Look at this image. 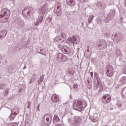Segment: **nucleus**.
Segmentation results:
<instances>
[{
    "label": "nucleus",
    "instance_id": "60",
    "mask_svg": "<svg viewBox=\"0 0 126 126\" xmlns=\"http://www.w3.org/2000/svg\"><path fill=\"white\" fill-rule=\"evenodd\" d=\"M70 98H71V95H70Z\"/></svg>",
    "mask_w": 126,
    "mask_h": 126
},
{
    "label": "nucleus",
    "instance_id": "58",
    "mask_svg": "<svg viewBox=\"0 0 126 126\" xmlns=\"http://www.w3.org/2000/svg\"><path fill=\"white\" fill-rule=\"evenodd\" d=\"M11 69H13V68L11 67Z\"/></svg>",
    "mask_w": 126,
    "mask_h": 126
},
{
    "label": "nucleus",
    "instance_id": "11",
    "mask_svg": "<svg viewBox=\"0 0 126 126\" xmlns=\"http://www.w3.org/2000/svg\"><path fill=\"white\" fill-rule=\"evenodd\" d=\"M16 22L18 27H21V28L24 27V21L22 20L21 18L17 19Z\"/></svg>",
    "mask_w": 126,
    "mask_h": 126
},
{
    "label": "nucleus",
    "instance_id": "38",
    "mask_svg": "<svg viewBox=\"0 0 126 126\" xmlns=\"http://www.w3.org/2000/svg\"><path fill=\"white\" fill-rule=\"evenodd\" d=\"M123 125L121 123H118L116 124V126H122Z\"/></svg>",
    "mask_w": 126,
    "mask_h": 126
},
{
    "label": "nucleus",
    "instance_id": "56",
    "mask_svg": "<svg viewBox=\"0 0 126 126\" xmlns=\"http://www.w3.org/2000/svg\"><path fill=\"white\" fill-rule=\"evenodd\" d=\"M66 113H65V112H64V115H66Z\"/></svg>",
    "mask_w": 126,
    "mask_h": 126
},
{
    "label": "nucleus",
    "instance_id": "39",
    "mask_svg": "<svg viewBox=\"0 0 126 126\" xmlns=\"http://www.w3.org/2000/svg\"><path fill=\"white\" fill-rule=\"evenodd\" d=\"M47 20H48L49 23L52 22V19L51 18H48Z\"/></svg>",
    "mask_w": 126,
    "mask_h": 126
},
{
    "label": "nucleus",
    "instance_id": "4",
    "mask_svg": "<svg viewBox=\"0 0 126 126\" xmlns=\"http://www.w3.org/2000/svg\"><path fill=\"white\" fill-rule=\"evenodd\" d=\"M105 71L107 76H108V77H112V76H113L114 75L115 70L114 69V68H113V66L107 65L105 69Z\"/></svg>",
    "mask_w": 126,
    "mask_h": 126
},
{
    "label": "nucleus",
    "instance_id": "31",
    "mask_svg": "<svg viewBox=\"0 0 126 126\" xmlns=\"http://www.w3.org/2000/svg\"><path fill=\"white\" fill-rule=\"evenodd\" d=\"M41 23H42L36 20V22L34 23V25H35V26H39V25H40V24H41Z\"/></svg>",
    "mask_w": 126,
    "mask_h": 126
},
{
    "label": "nucleus",
    "instance_id": "49",
    "mask_svg": "<svg viewBox=\"0 0 126 126\" xmlns=\"http://www.w3.org/2000/svg\"><path fill=\"white\" fill-rule=\"evenodd\" d=\"M110 34H109V33H106V37H110Z\"/></svg>",
    "mask_w": 126,
    "mask_h": 126
},
{
    "label": "nucleus",
    "instance_id": "8",
    "mask_svg": "<svg viewBox=\"0 0 126 126\" xmlns=\"http://www.w3.org/2000/svg\"><path fill=\"white\" fill-rule=\"evenodd\" d=\"M25 11H27L28 16L33 15V14H34V11H33V9L29 7H26L22 11L23 13H24Z\"/></svg>",
    "mask_w": 126,
    "mask_h": 126
},
{
    "label": "nucleus",
    "instance_id": "41",
    "mask_svg": "<svg viewBox=\"0 0 126 126\" xmlns=\"http://www.w3.org/2000/svg\"><path fill=\"white\" fill-rule=\"evenodd\" d=\"M101 85V82H100L98 80H97V86H100Z\"/></svg>",
    "mask_w": 126,
    "mask_h": 126
},
{
    "label": "nucleus",
    "instance_id": "27",
    "mask_svg": "<svg viewBox=\"0 0 126 126\" xmlns=\"http://www.w3.org/2000/svg\"><path fill=\"white\" fill-rule=\"evenodd\" d=\"M44 80V75H42L40 76V79L38 80V84L40 85L42 83V82Z\"/></svg>",
    "mask_w": 126,
    "mask_h": 126
},
{
    "label": "nucleus",
    "instance_id": "1",
    "mask_svg": "<svg viewBox=\"0 0 126 126\" xmlns=\"http://www.w3.org/2000/svg\"><path fill=\"white\" fill-rule=\"evenodd\" d=\"M3 14L0 15V22L1 23H5L9 19V15H10V11L6 8L2 9V13Z\"/></svg>",
    "mask_w": 126,
    "mask_h": 126
},
{
    "label": "nucleus",
    "instance_id": "30",
    "mask_svg": "<svg viewBox=\"0 0 126 126\" xmlns=\"http://www.w3.org/2000/svg\"><path fill=\"white\" fill-rule=\"evenodd\" d=\"M41 126H49V125L47 124L45 121H42V123L41 124Z\"/></svg>",
    "mask_w": 126,
    "mask_h": 126
},
{
    "label": "nucleus",
    "instance_id": "15",
    "mask_svg": "<svg viewBox=\"0 0 126 126\" xmlns=\"http://www.w3.org/2000/svg\"><path fill=\"white\" fill-rule=\"evenodd\" d=\"M19 111H20V109L19 108V107L16 106L12 110H11V112H12V113H13V114H15V115H18Z\"/></svg>",
    "mask_w": 126,
    "mask_h": 126
},
{
    "label": "nucleus",
    "instance_id": "17",
    "mask_svg": "<svg viewBox=\"0 0 126 126\" xmlns=\"http://www.w3.org/2000/svg\"><path fill=\"white\" fill-rule=\"evenodd\" d=\"M114 37L113 39V41H116V42L118 43V42H119V41H120V40H121V39L120 38H119V36H118V34L116 33L114 35H112V38Z\"/></svg>",
    "mask_w": 126,
    "mask_h": 126
},
{
    "label": "nucleus",
    "instance_id": "51",
    "mask_svg": "<svg viewBox=\"0 0 126 126\" xmlns=\"http://www.w3.org/2000/svg\"><path fill=\"white\" fill-rule=\"evenodd\" d=\"M3 37V35L2 34H0V38H1Z\"/></svg>",
    "mask_w": 126,
    "mask_h": 126
},
{
    "label": "nucleus",
    "instance_id": "44",
    "mask_svg": "<svg viewBox=\"0 0 126 126\" xmlns=\"http://www.w3.org/2000/svg\"><path fill=\"white\" fill-rule=\"evenodd\" d=\"M81 2H85V0H78Z\"/></svg>",
    "mask_w": 126,
    "mask_h": 126
},
{
    "label": "nucleus",
    "instance_id": "29",
    "mask_svg": "<svg viewBox=\"0 0 126 126\" xmlns=\"http://www.w3.org/2000/svg\"><path fill=\"white\" fill-rule=\"evenodd\" d=\"M35 74L32 75V79L30 80V83L31 84L32 83H33V82H34L35 81Z\"/></svg>",
    "mask_w": 126,
    "mask_h": 126
},
{
    "label": "nucleus",
    "instance_id": "55",
    "mask_svg": "<svg viewBox=\"0 0 126 126\" xmlns=\"http://www.w3.org/2000/svg\"><path fill=\"white\" fill-rule=\"evenodd\" d=\"M8 93L7 91H6V94Z\"/></svg>",
    "mask_w": 126,
    "mask_h": 126
},
{
    "label": "nucleus",
    "instance_id": "21",
    "mask_svg": "<svg viewBox=\"0 0 126 126\" xmlns=\"http://www.w3.org/2000/svg\"><path fill=\"white\" fill-rule=\"evenodd\" d=\"M55 13L57 16H62L63 14V11L62 10V8H60L59 10H57Z\"/></svg>",
    "mask_w": 126,
    "mask_h": 126
},
{
    "label": "nucleus",
    "instance_id": "34",
    "mask_svg": "<svg viewBox=\"0 0 126 126\" xmlns=\"http://www.w3.org/2000/svg\"><path fill=\"white\" fill-rule=\"evenodd\" d=\"M87 82L89 84H90V85H91V84H92V81H91V78H90V80H87Z\"/></svg>",
    "mask_w": 126,
    "mask_h": 126
},
{
    "label": "nucleus",
    "instance_id": "9",
    "mask_svg": "<svg viewBox=\"0 0 126 126\" xmlns=\"http://www.w3.org/2000/svg\"><path fill=\"white\" fill-rule=\"evenodd\" d=\"M102 102H103L104 104L110 103V102H111V96L108 94L104 95L102 99Z\"/></svg>",
    "mask_w": 126,
    "mask_h": 126
},
{
    "label": "nucleus",
    "instance_id": "52",
    "mask_svg": "<svg viewBox=\"0 0 126 126\" xmlns=\"http://www.w3.org/2000/svg\"><path fill=\"white\" fill-rule=\"evenodd\" d=\"M87 51L88 52V53H89V52H90L89 49H88L87 50Z\"/></svg>",
    "mask_w": 126,
    "mask_h": 126
},
{
    "label": "nucleus",
    "instance_id": "46",
    "mask_svg": "<svg viewBox=\"0 0 126 126\" xmlns=\"http://www.w3.org/2000/svg\"><path fill=\"white\" fill-rule=\"evenodd\" d=\"M91 77H93V72L90 73Z\"/></svg>",
    "mask_w": 126,
    "mask_h": 126
},
{
    "label": "nucleus",
    "instance_id": "28",
    "mask_svg": "<svg viewBox=\"0 0 126 126\" xmlns=\"http://www.w3.org/2000/svg\"><path fill=\"white\" fill-rule=\"evenodd\" d=\"M7 34V32L6 31H4L3 32H0V35H2L3 38L5 37V36H6Z\"/></svg>",
    "mask_w": 126,
    "mask_h": 126
},
{
    "label": "nucleus",
    "instance_id": "23",
    "mask_svg": "<svg viewBox=\"0 0 126 126\" xmlns=\"http://www.w3.org/2000/svg\"><path fill=\"white\" fill-rule=\"evenodd\" d=\"M44 19V15L41 14L38 16V19H36L38 21H39V22L42 23L43 21V19Z\"/></svg>",
    "mask_w": 126,
    "mask_h": 126
},
{
    "label": "nucleus",
    "instance_id": "45",
    "mask_svg": "<svg viewBox=\"0 0 126 126\" xmlns=\"http://www.w3.org/2000/svg\"><path fill=\"white\" fill-rule=\"evenodd\" d=\"M46 116H47V115H45L43 117V118H42L43 121H45V120H45V118L46 117Z\"/></svg>",
    "mask_w": 126,
    "mask_h": 126
},
{
    "label": "nucleus",
    "instance_id": "61",
    "mask_svg": "<svg viewBox=\"0 0 126 126\" xmlns=\"http://www.w3.org/2000/svg\"><path fill=\"white\" fill-rule=\"evenodd\" d=\"M10 67H11V65H10Z\"/></svg>",
    "mask_w": 126,
    "mask_h": 126
},
{
    "label": "nucleus",
    "instance_id": "20",
    "mask_svg": "<svg viewBox=\"0 0 126 126\" xmlns=\"http://www.w3.org/2000/svg\"><path fill=\"white\" fill-rule=\"evenodd\" d=\"M46 122H47L46 124L50 126L52 124V116H49V118H46Z\"/></svg>",
    "mask_w": 126,
    "mask_h": 126
},
{
    "label": "nucleus",
    "instance_id": "14",
    "mask_svg": "<svg viewBox=\"0 0 126 126\" xmlns=\"http://www.w3.org/2000/svg\"><path fill=\"white\" fill-rule=\"evenodd\" d=\"M51 100L54 103H57V102H59V96L57 94H53L52 96Z\"/></svg>",
    "mask_w": 126,
    "mask_h": 126
},
{
    "label": "nucleus",
    "instance_id": "5",
    "mask_svg": "<svg viewBox=\"0 0 126 126\" xmlns=\"http://www.w3.org/2000/svg\"><path fill=\"white\" fill-rule=\"evenodd\" d=\"M82 104L83 102L81 101H78L77 102L74 103L73 104V108L76 111H78V112L82 111Z\"/></svg>",
    "mask_w": 126,
    "mask_h": 126
},
{
    "label": "nucleus",
    "instance_id": "10",
    "mask_svg": "<svg viewBox=\"0 0 126 126\" xmlns=\"http://www.w3.org/2000/svg\"><path fill=\"white\" fill-rule=\"evenodd\" d=\"M61 50L63 54H65L66 55H70L71 54V49L67 46H65Z\"/></svg>",
    "mask_w": 126,
    "mask_h": 126
},
{
    "label": "nucleus",
    "instance_id": "42",
    "mask_svg": "<svg viewBox=\"0 0 126 126\" xmlns=\"http://www.w3.org/2000/svg\"><path fill=\"white\" fill-rule=\"evenodd\" d=\"M61 8V7L60 6V5H57V10H60V9Z\"/></svg>",
    "mask_w": 126,
    "mask_h": 126
},
{
    "label": "nucleus",
    "instance_id": "33",
    "mask_svg": "<svg viewBox=\"0 0 126 126\" xmlns=\"http://www.w3.org/2000/svg\"><path fill=\"white\" fill-rule=\"evenodd\" d=\"M31 102L29 101L28 103V109H30V108H31Z\"/></svg>",
    "mask_w": 126,
    "mask_h": 126
},
{
    "label": "nucleus",
    "instance_id": "3",
    "mask_svg": "<svg viewBox=\"0 0 126 126\" xmlns=\"http://www.w3.org/2000/svg\"><path fill=\"white\" fill-rule=\"evenodd\" d=\"M67 39V34L65 32H62L61 35H58L54 38L56 43H63Z\"/></svg>",
    "mask_w": 126,
    "mask_h": 126
},
{
    "label": "nucleus",
    "instance_id": "40",
    "mask_svg": "<svg viewBox=\"0 0 126 126\" xmlns=\"http://www.w3.org/2000/svg\"><path fill=\"white\" fill-rule=\"evenodd\" d=\"M94 77H96V76H97L98 77V74H97V72H94Z\"/></svg>",
    "mask_w": 126,
    "mask_h": 126
},
{
    "label": "nucleus",
    "instance_id": "59",
    "mask_svg": "<svg viewBox=\"0 0 126 126\" xmlns=\"http://www.w3.org/2000/svg\"><path fill=\"white\" fill-rule=\"evenodd\" d=\"M98 79H100V78H99V77H98Z\"/></svg>",
    "mask_w": 126,
    "mask_h": 126
},
{
    "label": "nucleus",
    "instance_id": "62",
    "mask_svg": "<svg viewBox=\"0 0 126 126\" xmlns=\"http://www.w3.org/2000/svg\"><path fill=\"white\" fill-rule=\"evenodd\" d=\"M125 116H126V114L125 115Z\"/></svg>",
    "mask_w": 126,
    "mask_h": 126
},
{
    "label": "nucleus",
    "instance_id": "2",
    "mask_svg": "<svg viewBox=\"0 0 126 126\" xmlns=\"http://www.w3.org/2000/svg\"><path fill=\"white\" fill-rule=\"evenodd\" d=\"M71 118L68 119V122L71 125H73L75 126H80L82 124V120L81 119V117L78 116H71Z\"/></svg>",
    "mask_w": 126,
    "mask_h": 126
},
{
    "label": "nucleus",
    "instance_id": "57",
    "mask_svg": "<svg viewBox=\"0 0 126 126\" xmlns=\"http://www.w3.org/2000/svg\"><path fill=\"white\" fill-rule=\"evenodd\" d=\"M82 26H83V23H82Z\"/></svg>",
    "mask_w": 126,
    "mask_h": 126
},
{
    "label": "nucleus",
    "instance_id": "26",
    "mask_svg": "<svg viewBox=\"0 0 126 126\" xmlns=\"http://www.w3.org/2000/svg\"><path fill=\"white\" fill-rule=\"evenodd\" d=\"M105 43V41L103 40L98 41V44H97V47L100 48L101 46H103V44Z\"/></svg>",
    "mask_w": 126,
    "mask_h": 126
},
{
    "label": "nucleus",
    "instance_id": "13",
    "mask_svg": "<svg viewBox=\"0 0 126 126\" xmlns=\"http://www.w3.org/2000/svg\"><path fill=\"white\" fill-rule=\"evenodd\" d=\"M61 122V120L60 118H59V116L58 114H55L53 118V124H57V123H60Z\"/></svg>",
    "mask_w": 126,
    "mask_h": 126
},
{
    "label": "nucleus",
    "instance_id": "48",
    "mask_svg": "<svg viewBox=\"0 0 126 126\" xmlns=\"http://www.w3.org/2000/svg\"><path fill=\"white\" fill-rule=\"evenodd\" d=\"M98 22H100V23H101L102 22V20H101L100 19H98Z\"/></svg>",
    "mask_w": 126,
    "mask_h": 126
},
{
    "label": "nucleus",
    "instance_id": "12",
    "mask_svg": "<svg viewBox=\"0 0 126 126\" xmlns=\"http://www.w3.org/2000/svg\"><path fill=\"white\" fill-rule=\"evenodd\" d=\"M66 2L69 6H74L75 5V0H66Z\"/></svg>",
    "mask_w": 126,
    "mask_h": 126
},
{
    "label": "nucleus",
    "instance_id": "36",
    "mask_svg": "<svg viewBox=\"0 0 126 126\" xmlns=\"http://www.w3.org/2000/svg\"><path fill=\"white\" fill-rule=\"evenodd\" d=\"M78 87V86L77 85H73V88H74V89H77Z\"/></svg>",
    "mask_w": 126,
    "mask_h": 126
},
{
    "label": "nucleus",
    "instance_id": "22",
    "mask_svg": "<svg viewBox=\"0 0 126 126\" xmlns=\"http://www.w3.org/2000/svg\"><path fill=\"white\" fill-rule=\"evenodd\" d=\"M120 83H122V84H126V77L123 76L121 77L120 79Z\"/></svg>",
    "mask_w": 126,
    "mask_h": 126
},
{
    "label": "nucleus",
    "instance_id": "7",
    "mask_svg": "<svg viewBox=\"0 0 126 126\" xmlns=\"http://www.w3.org/2000/svg\"><path fill=\"white\" fill-rule=\"evenodd\" d=\"M57 60L59 62H67L68 58L63 54L62 53H59L57 56Z\"/></svg>",
    "mask_w": 126,
    "mask_h": 126
},
{
    "label": "nucleus",
    "instance_id": "43",
    "mask_svg": "<svg viewBox=\"0 0 126 126\" xmlns=\"http://www.w3.org/2000/svg\"><path fill=\"white\" fill-rule=\"evenodd\" d=\"M37 108V111H40V104L38 105Z\"/></svg>",
    "mask_w": 126,
    "mask_h": 126
},
{
    "label": "nucleus",
    "instance_id": "24",
    "mask_svg": "<svg viewBox=\"0 0 126 126\" xmlns=\"http://www.w3.org/2000/svg\"><path fill=\"white\" fill-rule=\"evenodd\" d=\"M122 95L123 98H125L126 96V87L122 90Z\"/></svg>",
    "mask_w": 126,
    "mask_h": 126
},
{
    "label": "nucleus",
    "instance_id": "18",
    "mask_svg": "<svg viewBox=\"0 0 126 126\" xmlns=\"http://www.w3.org/2000/svg\"><path fill=\"white\" fill-rule=\"evenodd\" d=\"M38 54H41L43 56H47V50L45 49H41L40 50V52H37Z\"/></svg>",
    "mask_w": 126,
    "mask_h": 126
},
{
    "label": "nucleus",
    "instance_id": "19",
    "mask_svg": "<svg viewBox=\"0 0 126 126\" xmlns=\"http://www.w3.org/2000/svg\"><path fill=\"white\" fill-rule=\"evenodd\" d=\"M16 116H17V114H15V113H12V111H11V114L9 117L10 119V121H13V120L15 119V117H16Z\"/></svg>",
    "mask_w": 126,
    "mask_h": 126
},
{
    "label": "nucleus",
    "instance_id": "32",
    "mask_svg": "<svg viewBox=\"0 0 126 126\" xmlns=\"http://www.w3.org/2000/svg\"><path fill=\"white\" fill-rule=\"evenodd\" d=\"M91 120H92V122H93L94 123L97 122V119L94 118V117H91Z\"/></svg>",
    "mask_w": 126,
    "mask_h": 126
},
{
    "label": "nucleus",
    "instance_id": "47",
    "mask_svg": "<svg viewBox=\"0 0 126 126\" xmlns=\"http://www.w3.org/2000/svg\"><path fill=\"white\" fill-rule=\"evenodd\" d=\"M56 126H63V125H62V124H58Z\"/></svg>",
    "mask_w": 126,
    "mask_h": 126
},
{
    "label": "nucleus",
    "instance_id": "16",
    "mask_svg": "<svg viewBox=\"0 0 126 126\" xmlns=\"http://www.w3.org/2000/svg\"><path fill=\"white\" fill-rule=\"evenodd\" d=\"M77 40V36L73 35L72 37H69L68 38V41H69L71 43H74L75 41Z\"/></svg>",
    "mask_w": 126,
    "mask_h": 126
},
{
    "label": "nucleus",
    "instance_id": "37",
    "mask_svg": "<svg viewBox=\"0 0 126 126\" xmlns=\"http://www.w3.org/2000/svg\"><path fill=\"white\" fill-rule=\"evenodd\" d=\"M4 85V84H1L0 87V89H3V87Z\"/></svg>",
    "mask_w": 126,
    "mask_h": 126
},
{
    "label": "nucleus",
    "instance_id": "50",
    "mask_svg": "<svg viewBox=\"0 0 126 126\" xmlns=\"http://www.w3.org/2000/svg\"><path fill=\"white\" fill-rule=\"evenodd\" d=\"M26 68H27V67L26 66V65H25L24 67L23 68V69H26Z\"/></svg>",
    "mask_w": 126,
    "mask_h": 126
},
{
    "label": "nucleus",
    "instance_id": "6",
    "mask_svg": "<svg viewBox=\"0 0 126 126\" xmlns=\"http://www.w3.org/2000/svg\"><path fill=\"white\" fill-rule=\"evenodd\" d=\"M115 11H112L109 12L105 18V22H106V23H108L109 21L113 20L114 19V17H115Z\"/></svg>",
    "mask_w": 126,
    "mask_h": 126
},
{
    "label": "nucleus",
    "instance_id": "25",
    "mask_svg": "<svg viewBox=\"0 0 126 126\" xmlns=\"http://www.w3.org/2000/svg\"><path fill=\"white\" fill-rule=\"evenodd\" d=\"M94 18V16L93 15L90 16L88 19V23L89 24H90L91 22H92V20H93V19Z\"/></svg>",
    "mask_w": 126,
    "mask_h": 126
},
{
    "label": "nucleus",
    "instance_id": "54",
    "mask_svg": "<svg viewBox=\"0 0 126 126\" xmlns=\"http://www.w3.org/2000/svg\"><path fill=\"white\" fill-rule=\"evenodd\" d=\"M0 60H1V56L0 55Z\"/></svg>",
    "mask_w": 126,
    "mask_h": 126
},
{
    "label": "nucleus",
    "instance_id": "63",
    "mask_svg": "<svg viewBox=\"0 0 126 126\" xmlns=\"http://www.w3.org/2000/svg\"><path fill=\"white\" fill-rule=\"evenodd\" d=\"M107 44H106V47H107Z\"/></svg>",
    "mask_w": 126,
    "mask_h": 126
},
{
    "label": "nucleus",
    "instance_id": "35",
    "mask_svg": "<svg viewBox=\"0 0 126 126\" xmlns=\"http://www.w3.org/2000/svg\"><path fill=\"white\" fill-rule=\"evenodd\" d=\"M58 48L59 49H62V48H63V45H62V44L60 43L58 44Z\"/></svg>",
    "mask_w": 126,
    "mask_h": 126
},
{
    "label": "nucleus",
    "instance_id": "53",
    "mask_svg": "<svg viewBox=\"0 0 126 126\" xmlns=\"http://www.w3.org/2000/svg\"><path fill=\"white\" fill-rule=\"evenodd\" d=\"M70 115H71V116H72V115H73V114L72 113V112H71V113H70Z\"/></svg>",
    "mask_w": 126,
    "mask_h": 126
}]
</instances>
